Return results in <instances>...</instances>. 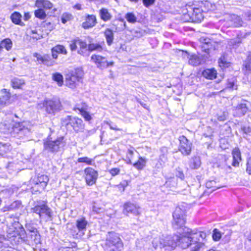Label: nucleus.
<instances>
[{"label": "nucleus", "mask_w": 251, "mask_h": 251, "mask_svg": "<svg viewBox=\"0 0 251 251\" xmlns=\"http://www.w3.org/2000/svg\"><path fill=\"white\" fill-rule=\"evenodd\" d=\"M178 247L182 249L190 247L191 251H199L206 242V234L203 231L194 232L185 227L182 233L178 232Z\"/></svg>", "instance_id": "f257e3e1"}, {"label": "nucleus", "mask_w": 251, "mask_h": 251, "mask_svg": "<svg viewBox=\"0 0 251 251\" xmlns=\"http://www.w3.org/2000/svg\"><path fill=\"white\" fill-rule=\"evenodd\" d=\"M203 9L197 7L195 5L187 4L183 9V13L186 21L201 22L203 19Z\"/></svg>", "instance_id": "f03ea898"}, {"label": "nucleus", "mask_w": 251, "mask_h": 251, "mask_svg": "<svg viewBox=\"0 0 251 251\" xmlns=\"http://www.w3.org/2000/svg\"><path fill=\"white\" fill-rule=\"evenodd\" d=\"M106 244L110 248L109 251H121L124 246L119 235L114 232L108 233Z\"/></svg>", "instance_id": "7ed1b4c3"}, {"label": "nucleus", "mask_w": 251, "mask_h": 251, "mask_svg": "<svg viewBox=\"0 0 251 251\" xmlns=\"http://www.w3.org/2000/svg\"><path fill=\"white\" fill-rule=\"evenodd\" d=\"M48 181L49 178L46 175H41L32 178L30 181V184L32 193L43 190L47 186Z\"/></svg>", "instance_id": "20e7f679"}, {"label": "nucleus", "mask_w": 251, "mask_h": 251, "mask_svg": "<svg viewBox=\"0 0 251 251\" xmlns=\"http://www.w3.org/2000/svg\"><path fill=\"white\" fill-rule=\"evenodd\" d=\"M30 212L38 214L41 219L46 221L50 220L52 215L51 210L45 204L36 205L31 208Z\"/></svg>", "instance_id": "39448f33"}, {"label": "nucleus", "mask_w": 251, "mask_h": 251, "mask_svg": "<svg viewBox=\"0 0 251 251\" xmlns=\"http://www.w3.org/2000/svg\"><path fill=\"white\" fill-rule=\"evenodd\" d=\"M0 129L4 133H11L13 131L18 132L27 130V128H25L23 123H15L13 121H11V123L7 122L1 123L0 125Z\"/></svg>", "instance_id": "423d86ee"}, {"label": "nucleus", "mask_w": 251, "mask_h": 251, "mask_svg": "<svg viewBox=\"0 0 251 251\" xmlns=\"http://www.w3.org/2000/svg\"><path fill=\"white\" fill-rule=\"evenodd\" d=\"M83 75L82 70L79 68L71 71L66 76V85L71 88H74L76 83L82 78Z\"/></svg>", "instance_id": "0eeeda50"}, {"label": "nucleus", "mask_w": 251, "mask_h": 251, "mask_svg": "<svg viewBox=\"0 0 251 251\" xmlns=\"http://www.w3.org/2000/svg\"><path fill=\"white\" fill-rule=\"evenodd\" d=\"M173 216V227L176 229L183 227L185 223L184 211L180 207H176Z\"/></svg>", "instance_id": "6e6552de"}, {"label": "nucleus", "mask_w": 251, "mask_h": 251, "mask_svg": "<svg viewBox=\"0 0 251 251\" xmlns=\"http://www.w3.org/2000/svg\"><path fill=\"white\" fill-rule=\"evenodd\" d=\"M43 105L46 107V110L49 114H54L61 110V104L59 100H45Z\"/></svg>", "instance_id": "1a4fd4ad"}, {"label": "nucleus", "mask_w": 251, "mask_h": 251, "mask_svg": "<svg viewBox=\"0 0 251 251\" xmlns=\"http://www.w3.org/2000/svg\"><path fill=\"white\" fill-rule=\"evenodd\" d=\"M91 59L96 65L97 68L100 69H104L114 65L113 61L108 62L105 57L100 55L93 54L91 56Z\"/></svg>", "instance_id": "9d476101"}, {"label": "nucleus", "mask_w": 251, "mask_h": 251, "mask_svg": "<svg viewBox=\"0 0 251 251\" xmlns=\"http://www.w3.org/2000/svg\"><path fill=\"white\" fill-rule=\"evenodd\" d=\"M179 151L184 155H189L190 154L192 144L187 138L183 136H180L179 137Z\"/></svg>", "instance_id": "9b49d317"}, {"label": "nucleus", "mask_w": 251, "mask_h": 251, "mask_svg": "<svg viewBox=\"0 0 251 251\" xmlns=\"http://www.w3.org/2000/svg\"><path fill=\"white\" fill-rule=\"evenodd\" d=\"M64 120L66 122L69 121L70 122L75 132H80L83 131L84 124L81 119L76 117L72 118L71 116H67L65 118Z\"/></svg>", "instance_id": "f8f14e48"}, {"label": "nucleus", "mask_w": 251, "mask_h": 251, "mask_svg": "<svg viewBox=\"0 0 251 251\" xmlns=\"http://www.w3.org/2000/svg\"><path fill=\"white\" fill-rule=\"evenodd\" d=\"M63 137H58L55 141H51L48 138L47 141L44 142V147L46 150H49L50 151H57L60 146L63 144Z\"/></svg>", "instance_id": "ddd939ff"}, {"label": "nucleus", "mask_w": 251, "mask_h": 251, "mask_svg": "<svg viewBox=\"0 0 251 251\" xmlns=\"http://www.w3.org/2000/svg\"><path fill=\"white\" fill-rule=\"evenodd\" d=\"M85 180L87 184L91 186L97 181L98 174L96 171L92 168H87L84 170Z\"/></svg>", "instance_id": "4468645a"}, {"label": "nucleus", "mask_w": 251, "mask_h": 251, "mask_svg": "<svg viewBox=\"0 0 251 251\" xmlns=\"http://www.w3.org/2000/svg\"><path fill=\"white\" fill-rule=\"evenodd\" d=\"M165 247L168 250H174L176 246H178V239H179L178 234H176L172 236H167L164 237Z\"/></svg>", "instance_id": "2eb2a0df"}, {"label": "nucleus", "mask_w": 251, "mask_h": 251, "mask_svg": "<svg viewBox=\"0 0 251 251\" xmlns=\"http://www.w3.org/2000/svg\"><path fill=\"white\" fill-rule=\"evenodd\" d=\"M34 57L36 58V61L39 64H44L47 66H52L53 62L50 60V57L48 54H44L43 55L35 52L33 54Z\"/></svg>", "instance_id": "dca6fc26"}, {"label": "nucleus", "mask_w": 251, "mask_h": 251, "mask_svg": "<svg viewBox=\"0 0 251 251\" xmlns=\"http://www.w3.org/2000/svg\"><path fill=\"white\" fill-rule=\"evenodd\" d=\"M12 160L9 161L7 163V168L11 170H19V165L22 163L21 161H19V158H21V154L19 153H16V155L14 157L11 156Z\"/></svg>", "instance_id": "f3484780"}, {"label": "nucleus", "mask_w": 251, "mask_h": 251, "mask_svg": "<svg viewBox=\"0 0 251 251\" xmlns=\"http://www.w3.org/2000/svg\"><path fill=\"white\" fill-rule=\"evenodd\" d=\"M140 207L130 202H127L124 205V212L126 213H131L135 215L140 214Z\"/></svg>", "instance_id": "a211bd4d"}, {"label": "nucleus", "mask_w": 251, "mask_h": 251, "mask_svg": "<svg viewBox=\"0 0 251 251\" xmlns=\"http://www.w3.org/2000/svg\"><path fill=\"white\" fill-rule=\"evenodd\" d=\"M97 23V19L95 15H88L85 21L82 24V27L84 29H88L94 27Z\"/></svg>", "instance_id": "6ab92c4d"}, {"label": "nucleus", "mask_w": 251, "mask_h": 251, "mask_svg": "<svg viewBox=\"0 0 251 251\" xmlns=\"http://www.w3.org/2000/svg\"><path fill=\"white\" fill-rule=\"evenodd\" d=\"M4 94L0 97V109L11 104L10 94L7 92L5 89L2 90Z\"/></svg>", "instance_id": "aec40b11"}, {"label": "nucleus", "mask_w": 251, "mask_h": 251, "mask_svg": "<svg viewBox=\"0 0 251 251\" xmlns=\"http://www.w3.org/2000/svg\"><path fill=\"white\" fill-rule=\"evenodd\" d=\"M75 225L78 230L81 232L82 235H83L88 225L87 221L84 218H79L76 220Z\"/></svg>", "instance_id": "412c9836"}, {"label": "nucleus", "mask_w": 251, "mask_h": 251, "mask_svg": "<svg viewBox=\"0 0 251 251\" xmlns=\"http://www.w3.org/2000/svg\"><path fill=\"white\" fill-rule=\"evenodd\" d=\"M77 45L79 47V49L78 50V53L83 56L89 55V51L88 50V45L86 42L82 41L78 39L77 41Z\"/></svg>", "instance_id": "4be33fe9"}, {"label": "nucleus", "mask_w": 251, "mask_h": 251, "mask_svg": "<svg viewBox=\"0 0 251 251\" xmlns=\"http://www.w3.org/2000/svg\"><path fill=\"white\" fill-rule=\"evenodd\" d=\"M233 161L232 165L234 167H237L241 161V152L238 148H235L232 152Z\"/></svg>", "instance_id": "5701e85b"}, {"label": "nucleus", "mask_w": 251, "mask_h": 251, "mask_svg": "<svg viewBox=\"0 0 251 251\" xmlns=\"http://www.w3.org/2000/svg\"><path fill=\"white\" fill-rule=\"evenodd\" d=\"M11 147L9 144L0 143V156H4L6 155L7 158H10L11 155L9 151Z\"/></svg>", "instance_id": "b1692460"}, {"label": "nucleus", "mask_w": 251, "mask_h": 251, "mask_svg": "<svg viewBox=\"0 0 251 251\" xmlns=\"http://www.w3.org/2000/svg\"><path fill=\"white\" fill-rule=\"evenodd\" d=\"M153 247L155 250L161 249L165 248V239L163 236L162 237H155L152 241Z\"/></svg>", "instance_id": "393cba45"}, {"label": "nucleus", "mask_w": 251, "mask_h": 251, "mask_svg": "<svg viewBox=\"0 0 251 251\" xmlns=\"http://www.w3.org/2000/svg\"><path fill=\"white\" fill-rule=\"evenodd\" d=\"M35 5L38 8H44L50 9L53 7V4L48 0H36Z\"/></svg>", "instance_id": "a878e982"}, {"label": "nucleus", "mask_w": 251, "mask_h": 251, "mask_svg": "<svg viewBox=\"0 0 251 251\" xmlns=\"http://www.w3.org/2000/svg\"><path fill=\"white\" fill-rule=\"evenodd\" d=\"M202 75L207 79H213L217 76V71L214 69H206L202 72Z\"/></svg>", "instance_id": "bb28decb"}, {"label": "nucleus", "mask_w": 251, "mask_h": 251, "mask_svg": "<svg viewBox=\"0 0 251 251\" xmlns=\"http://www.w3.org/2000/svg\"><path fill=\"white\" fill-rule=\"evenodd\" d=\"M21 14L18 12H15L11 15V19L13 23L23 26L24 24L21 21Z\"/></svg>", "instance_id": "cd10ccee"}, {"label": "nucleus", "mask_w": 251, "mask_h": 251, "mask_svg": "<svg viewBox=\"0 0 251 251\" xmlns=\"http://www.w3.org/2000/svg\"><path fill=\"white\" fill-rule=\"evenodd\" d=\"M235 110L236 115L240 117L245 114L248 110V108L245 103H241L236 107Z\"/></svg>", "instance_id": "c85d7f7f"}, {"label": "nucleus", "mask_w": 251, "mask_h": 251, "mask_svg": "<svg viewBox=\"0 0 251 251\" xmlns=\"http://www.w3.org/2000/svg\"><path fill=\"white\" fill-rule=\"evenodd\" d=\"M104 34L107 44L109 46L111 45L114 40V34L113 31L110 29L107 28L105 30Z\"/></svg>", "instance_id": "c756f323"}, {"label": "nucleus", "mask_w": 251, "mask_h": 251, "mask_svg": "<svg viewBox=\"0 0 251 251\" xmlns=\"http://www.w3.org/2000/svg\"><path fill=\"white\" fill-rule=\"evenodd\" d=\"M147 159L142 157H139L138 160L133 164V166L138 170H141L146 166Z\"/></svg>", "instance_id": "7c9ffc66"}, {"label": "nucleus", "mask_w": 251, "mask_h": 251, "mask_svg": "<svg viewBox=\"0 0 251 251\" xmlns=\"http://www.w3.org/2000/svg\"><path fill=\"white\" fill-rule=\"evenodd\" d=\"M189 64L192 66H198L200 64L201 59L199 56L196 54H192L189 55Z\"/></svg>", "instance_id": "2f4dec72"}, {"label": "nucleus", "mask_w": 251, "mask_h": 251, "mask_svg": "<svg viewBox=\"0 0 251 251\" xmlns=\"http://www.w3.org/2000/svg\"><path fill=\"white\" fill-rule=\"evenodd\" d=\"M100 18L105 22L110 20L111 18L110 13L106 8H102L100 10Z\"/></svg>", "instance_id": "473e14b6"}, {"label": "nucleus", "mask_w": 251, "mask_h": 251, "mask_svg": "<svg viewBox=\"0 0 251 251\" xmlns=\"http://www.w3.org/2000/svg\"><path fill=\"white\" fill-rule=\"evenodd\" d=\"M12 43L10 39L7 38L2 40L0 43V51L3 48L9 50L11 49Z\"/></svg>", "instance_id": "72a5a7b5"}, {"label": "nucleus", "mask_w": 251, "mask_h": 251, "mask_svg": "<svg viewBox=\"0 0 251 251\" xmlns=\"http://www.w3.org/2000/svg\"><path fill=\"white\" fill-rule=\"evenodd\" d=\"M31 234L30 237L31 240L34 242L35 244H38L40 243V235L35 228L32 230H30Z\"/></svg>", "instance_id": "f704fd0d"}, {"label": "nucleus", "mask_w": 251, "mask_h": 251, "mask_svg": "<svg viewBox=\"0 0 251 251\" xmlns=\"http://www.w3.org/2000/svg\"><path fill=\"white\" fill-rule=\"evenodd\" d=\"M25 83L24 80L18 78H14L11 80V85L14 88H21Z\"/></svg>", "instance_id": "c9c22d12"}, {"label": "nucleus", "mask_w": 251, "mask_h": 251, "mask_svg": "<svg viewBox=\"0 0 251 251\" xmlns=\"http://www.w3.org/2000/svg\"><path fill=\"white\" fill-rule=\"evenodd\" d=\"M35 16L40 19V20H44L47 17V14L42 8H39L38 9L35 10L34 11Z\"/></svg>", "instance_id": "e433bc0d"}, {"label": "nucleus", "mask_w": 251, "mask_h": 251, "mask_svg": "<svg viewBox=\"0 0 251 251\" xmlns=\"http://www.w3.org/2000/svg\"><path fill=\"white\" fill-rule=\"evenodd\" d=\"M52 79L57 82L59 86H61L63 84V77L62 75L58 73L52 75Z\"/></svg>", "instance_id": "4c0bfd02"}, {"label": "nucleus", "mask_w": 251, "mask_h": 251, "mask_svg": "<svg viewBox=\"0 0 251 251\" xmlns=\"http://www.w3.org/2000/svg\"><path fill=\"white\" fill-rule=\"evenodd\" d=\"M88 50L89 51H101L102 50V47L98 43H92L88 45Z\"/></svg>", "instance_id": "58836bf2"}, {"label": "nucleus", "mask_w": 251, "mask_h": 251, "mask_svg": "<svg viewBox=\"0 0 251 251\" xmlns=\"http://www.w3.org/2000/svg\"><path fill=\"white\" fill-rule=\"evenodd\" d=\"M73 19V15L69 13H63L61 17V20L63 24H65Z\"/></svg>", "instance_id": "ea45409f"}, {"label": "nucleus", "mask_w": 251, "mask_h": 251, "mask_svg": "<svg viewBox=\"0 0 251 251\" xmlns=\"http://www.w3.org/2000/svg\"><path fill=\"white\" fill-rule=\"evenodd\" d=\"M201 164V161L199 157H195L193 159V162H192L190 167L192 169H198L199 168Z\"/></svg>", "instance_id": "a19ab883"}, {"label": "nucleus", "mask_w": 251, "mask_h": 251, "mask_svg": "<svg viewBox=\"0 0 251 251\" xmlns=\"http://www.w3.org/2000/svg\"><path fill=\"white\" fill-rule=\"evenodd\" d=\"M94 160L87 156L79 157L77 159V162L84 163L86 165H90L92 164Z\"/></svg>", "instance_id": "79ce46f5"}, {"label": "nucleus", "mask_w": 251, "mask_h": 251, "mask_svg": "<svg viewBox=\"0 0 251 251\" xmlns=\"http://www.w3.org/2000/svg\"><path fill=\"white\" fill-rule=\"evenodd\" d=\"M53 50L57 52L58 53H62L63 54H66L67 53V51L65 49V47L58 45H56L53 48Z\"/></svg>", "instance_id": "37998d69"}, {"label": "nucleus", "mask_w": 251, "mask_h": 251, "mask_svg": "<svg viewBox=\"0 0 251 251\" xmlns=\"http://www.w3.org/2000/svg\"><path fill=\"white\" fill-rule=\"evenodd\" d=\"M30 39L35 42L42 38V35L37 33L36 30H32L30 34Z\"/></svg>", "instance_id": "c03bdc74"}, {"label": "nucleus", "mask_w": 251, "mask_h": 251, "mask_svg": "<svg viewBox=\"0 0 251 251\" xmlns=\"http://www.w3.org/2000/svg\"><path fill=\"white\" fill-rule=\"evenodd\" d=\"M79 112L85 121H89L92 119V117L88 112L83 109H79Z\"/></svg>", "instance_id": "a18cd8bd"}, {"label": "nucleus", "mask_w": 251, "mask_h": 251, "mask_svg": "<svg viewBox=\"0 0 251 251\" xmlns=\"http://www.w3.org/2000/svg\"><path fill=\"white\" fill-rule=\"evenodd\" d=\"M244 66L247 70L251 71V53L250 54L245 61Z\"/></svg>", "instance_id": "49530a36"}, {"label": "nucleus", "mask_w": 251, "mask_h": 251, "mask_svg": "<svg viewBox=\"0 0 251 251\" xmlns=\"http://www.w3.org/2000/svg\"><path fill=\"white\" fill-rule=\"evenodd\" d=\"M126 18L129 23H135L136 21V17L132 13H128L126 15Z\"/></svg>", "instance_id": "de8ad7c7"}, {"label": "nucleus", "mask_w": 251, "mask_h": 251, "mask_svg": "<svg viewBox=\"0 0 251 251\" xmlns=\"http://www.w3.org/2000/svg\"><path fill=\"white\" fill-rule=\"evenodd\" d=\"M222 237L221 232L217 229H215L213 230V233L212 235L213 239L214 241H219Z\"/></svg>", "instance_id": "09e8293b"}, {"label": "nucleus", "mask_w": 251, "mask_h": 251, "mask_svg": "<svg viewBox=\"0 0 251 251\" xmlns=\"http://www.w3.org/2000/svg\"><path fill=\"white\" fill-rule=\"evenodd\" d=\"M228 114L226 112H223L217 114V119L219 121L223 122L226 120Z\"/></svg>", "instance_id": "8fccbe9b"}, {"label": "nucleus", "mask_w": 251, "mask_h": 251, "mask_svg": "<svg viewBox=\"0 0 251 251\" xmlns=\"http://www.w3.org/2000/svg\"><path fill=\"white\" fill-rule=\"evenodd\" d=\"M127 185V182L126 181H123L120 184L118 185L117 187L118 188V189L121 191L122 192H123L125 191V188Z\"/></svg>", "instance_id": "3c124183"}, {"label": "nucleus", "mask_w": 251, "mask_h": 251, "mask_svg": "<svg viewBox=\"0 0 251 251\" xmlns=\"http://www.w3.org/2000/svg\"><path fill=\"white\" fill-rule=\"evenodd\" d=\"M77 40L78 39H76L72 41V43L70 45V49L72 50H75L77 49Z\"/></svg>", "instance_id": "603ef678"}, {"label": "nucleus", "mask_w": 251, "mask_h": 251, "mask_svg": "<svg viewBox=\"0 0 251 251\" xmlns=\"http://www.w3.org/2000/svg\"><path fill=\"white\" fill-rule=\"evenodd\" d=\"M246 171L249 175H251V157L248 160Z\"/></svg>", "instance_id": "864d4df0"}, {"label": "nucleus", "mask_w": 251, "mask_h": 251, "mask_svg": "<svg viewBox=\"0 0 251 251\" xmlns=\"http://www.w3.org/2000/svg\"><path fill=\"white\" fill-rule=\"evenodd\" d=\"M120 169L119 168H112L110 169L109 172L112 176H115L118 175L120 173Z\"/></svg>", "instance_id": "5fc2aeb1"}, {"label": "nucleus", "mask_w": 251, "mask_h": 251, "mask_svg": "<svg viewBox=\"0 0 251 251\" xmlns=\"http://www.w3.org/2000/svg\"><path fill=\"white\" fill-rule=\"evenodd\" d=\"M155 0H143V3L144 6L148 7L151 5H152L154 2Z\"/></svg>", "instance_id": "6e6d98bb"}, {"label": "nucleus", "mask_w": 251, "mask_h": 251, "mask_svg": "<svg viewBox=\"0 0 251 251\" xmlns=\"http://www.w3.org/2000/svg\"><path fill=\"white\" fill-rule=\"evenodd\" d=\"M204 6L207 7V8H205L204 9L205 11H209L213 10V6L210 2L209 1H205L204 3H203Z\"/></svg>", "instance_id": "4d7b16f0"}, {"label": "nucleus", "mask_w": 251, "mask_h": 251, "mask_svg": "<svg viewBox=\"0 0 251 251\" xmlns=\"http://www.w3.org/2000/svg\"><path fill=\"white\" fill-rule=\"evenodd\" d=\"M166 154L167 153H162L159 156V160L160 161L162 162L163 164H164L167 160Z\"/></svg>", "instance_id": "13d9d810"}, {"label": "nucleus", "mask_w": 251, "mask_h": 251, "mask_svg": "<svg viewBox=\"0 0 251 251\" xmlns=\"http://www.w3.org/2000/svg\"><path fill=\"white\" fill-rule=\"evenodd\" d=\"M215 182L214 181H210L209 182H207L206 183V186L207 188H212L213 190H216V189L219 188V187H216L212 186L213 184H215Z\"/></svg>", "instance_id": "bf43d9fd"}, {"label": "nucleus", "mask_w": 251, "mask_h": 251, "mask_svg": "<svg viewBox=\"0 0 251 251\" xmlns=\"http://www.w3.org/2000/svg\"><path fill=\"white\" fill-rule=\"evenodd\" d=\"M84 138H87L88 137L90 136V135H92L95 133L94 130H86L84 131Z\"/></svg>", "instance_id": "052dcab7"}, {"label": "nucleus", "mask_w": 251, "mask_h": 251, "mask_svg": "<svg viewBox=\"0 0 251 251\" xmlns=\"http://www.w3.org/2000/svg\"><path fill=\"white\" fill-rule=\"evenodd\" d=\"M241 40L240 39L237 38L236 39H231L230 41L229 42V44L230 45H235L237 44H239L241 43Z\"/></svg>", "instance_id": "680f3d73"}, {"label": "nucleus", "mask_w": 251, "mask_h": 251, "mask_svg": "<svg viewBox=\"0 0 251 251\" xmlns=\"http://www.w3.org/2000/svg\"><path fill=\"white\" fill-rule=\"evenodd\" d=\"M107 124L108 125L111 129L114 130H121V129L117 127V126L116 125H113L111 123L109 122H107Z\"/></svg>", "instance_id": "e2e57ef3"}, {"label": "nucleus", "mask_w": 251, "mask_h": 251, "mask_svg": "<svg viewBox=\"0 0 251 251\" xmlns=\"http://www.w3.org/2000/svg\"><path fill=\"white\" fill-rule=\"evenodd\" d=\"M176 176L177 177H179L181 179L184 178V174L182 171L179 170H177L176 173Z\"/></svg>", "instance_id": "0e129e2a"}, {"label": "nucleus", "mask_w": 251, "mask_h": 251, "mask_svg": "<svg viewBox=\"0 0 251 251\" xmlns=\"http://www.w3.org/2000/svg\"><path fill=\"white\" fill-rule=\"evenodd\" d=\"M219 63L220 67H225L227 64L226 61L223 60L222 58L219 59Z\"/></svg>", "instance_id": "69168bd1"}, {"label": "nucleus", "mask_w": 251, "mask_h": 251, "mask_svg": "<svg viewBox=\"0 0 251 251\" xmlns=\"http://www.w3.org/2000/svg\"><path fill=\"white\" fill-rule=\"evenodd\" d=\"M200 41L202 43H204L206 45H208V44L210 43V40L208 38H204L203 37H201L200 39Z\"/></svg>", "instance_id": "338daca9"}, {"label": "nucleus", "mask_w": 251, "mask_h": 251, "mask_svg": "<svg viewBox=\"0 0 251 251\" xmlns=\"http://www.w3.org/2000/svg\"><path fill=\"white\" fill-rule=\"evenodd\" d=\"M93 211L95 212L96 213H99L101 212V209L100 208L97 207L96 205L93 206Z\"/></svg>", "instance_id": "774afa93"}]
</instances>
